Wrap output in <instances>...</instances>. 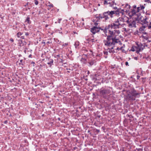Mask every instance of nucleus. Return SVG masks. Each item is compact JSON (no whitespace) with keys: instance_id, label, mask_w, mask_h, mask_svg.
I'll return each mask as SVG.
<instances>
[{"instance_id":"1","label":"nucleus","mask_w":151,"mask_h":151,"mask_svg":"<svg viewBox=\"0 0 151 151\" xmlns=\"http://www.w3.org/2000/svg\"><path fill=\"white\" fill-rule=\"evenodd\" d=\"M106 30H105V34L106 36H107L106 39L103 40L104 45L109 47V52L110 53L115 52L114 49L118 45L121 44V42L119 40L116 39V36H118L120 33L119 30H115L114 31L109 30V35H107L106 33Z\"/></svg>"},{"instance_id":"2","label":"nucleus","mask_w":151,"mask_h":151,"mask_svg":"<svg viewBox=\"0 0 151 151\" xmlns=\"http://www.w3.org/2000/svg\"><path fill=\"white\" fill-rule=\"evenodd\" d=\"M124 19L123 18L120 17L115 19V20L111 24H109L108 26V29H109V30H110V29H119L124 27V24H123ZM114 30L113 31L115 30Z\"/></svg>"},{"instance_id":"3","label":"nucleus","mask_w":151,"mask_h":151,"mask_svg":"<svg viewBox=\"0 0 151 151\" xmlns=\"http://www.w3.org/2000/svg\"><path fill=\"white\" fill-rule=\"evenodd\" d=\"M114 13L113 12L108 11L107 12H104L103 14H99L96 17L99 18V19H102L104 21H106L109 19L108 16L110 17L111 18L113 17L112 14Z\"/></svg>"},{"instance_id":"4","label":"nucleus","mask_w":151,"mask_h":151,"mask_svg":"<svg viewBox=\"0 0 151 151\" xmlns=\"http://www.w3.org/2000/svg\"><path fill=\"white\" fill-rule=\"evenodd\" d=\"M124 7V9H119L120 14H121L122 15H124L126 13L129 16H131V15L129 14L130 13L129 12L131 8L130 6L128 4H126L125 5Z\"/></svg>"},{"instance_id":"5","label":"nucleus","mask_w":151,"mask_h":151,"mask_svg":"<svg viewBox=\"0 0 151 151\" xmlns=\"http://www.w3.org/2000/svg\"><path fill=\"white\" fill-rule=\"evenodd\" d=\"M140 23L142 25L140 28L139 30L140 31L142 32L144 30L145 28L147 26L148 22L146 19H144L143 20L141 21Z\"/></svg>"},{"instance_id":"6","label":"nucleus","mask_w":151,"mask_h":151,"mask_svg":"<svg viewBox=\"0 0 151 151\" xmlns=\"http://www.w3.org/2000/svg\"><path fill=\"white\" fill-rule=\"evenodd\" d=\"M101 1L105 5H108L109 6H112L115 4L114 1L112 0H101Z\"/></svg>"},{"instance_id":"7","label":"nucleus","mask_w":151,"mask_h":151,"mask_svg":"<svg viewBox=\"0 0 151 151\" xmlns=\"http://www.w3.org/2000/svg\"><path fill=\"white\" fill-rule=\"evenodd\" d=\"M137 52L139 53V52L142 51L145 47V45H143L140 43H136Z\"/></svg>"},{"instance_id":"8","label":"nucleus","mask_w":151,"mask_h":151,"mask_svg":"<svg viewBox=\"0 0 151 151\" xmlns=\"http://www.w3.org/2000/svg\"><path fill=\"white\" fill-rule=\"evenodd\" d=\"M100 93L102 95H104L106 94H109L110 93V91L108 89H101Z\"/></svg>"},{"instance_id":"9","label":"nucleus","mask_w":151,"mask_h":151,"mask_svg":"<svg viewBox=\"0 0 151 151\" xmlns=\"http://www.w3.org/2000/svg\"><path fill=\"white\" fill-rule=\"evenodd\" d=\"M100 31V29L97 27H94L92 28L91 30V31L93 34H95L97 32H99Z\"/></svg>"},{"instance_id":"10","label":"nucleus","mask_w":151,"mask_h":151,"mask_svg":"<svg viewBox=\"0 0 151 151\" xmlns=\"http://www.w3.org/2000/svg\"><path fill=\"white\" fill-rule=\"evenodd\" d=\"M127 22L129 24V27L130 28H132L133 27H136L135 22L134 21H132L129 23L128 20L127 21Z\"/></svg>"},{"instance_id":"11","label":"nucleus","mask_w":151,"mask_h":151,"mask_svg":"<svg viewBox=\"0 0 151 151\" xmlns=\"http://www.w3.org/2000/svg\"><path fill=\"white\" fill-rule=\"evenodd\" d=\"M27 44V43L25 41L20 40L19 41V44L20 47H22L25 45Z\"/></svg>"},{"instance_id":"12","label":"nucleus","mask_w":151,"mask_h":151,"mask_svg":"<svg viewBox=\"0 0 151 151\" xmlns=\"http://www.w3.org/2000/svg\"><path fill=\"white\" fill-rule=\"evenodd\" d=\"M80 43L78 41H76L74 44L75 47L76 49H79V46L80 45Z\"/></svg>"},{"instance_id":"13","label":"nucleus","mask_w":151,"mask_h":151,"mask_svg":"<svg viewBox=\"0 0 151 151\" xmlns=\"http://www.w3.org/2000/svg\"><path fill=\"white\" fill-rule=\"evenodd\" d=\"M128 97L129 100H135V98L134 97L132 96V93L131 94H128Z\"/></svg>"},{"instance_id":"14","label":"nucleus","mask_w":151,"mask_h":151,"mask_svg":"<svg viewBox=\"0 0 151 151\" xmlns=\"http://www.w3.org/2000/svg\"><path fill=\"white\" fill-rule=\"evenodd\" d=\"M48 60L49 62L47 63V64L50 65V66H51L52 65H53V60L52 59H49Z\"/></svg>"},{"instance_id":"15","label":"nucleus","mask_w":151,"mask_h":151,"mask_svg":"<svg viewBox=\"0 0 151 151\" xmlns=\"http://www.w3.org/2000/svg\"><path fill=\"white\" fill-rule=\"evenodd\" d=\"M132 93V96H133L135 98L136 96L139 94V93L136 92L135 91H134L131 93Z\"/></svg>"},{"instance_id":"16","label":"nucleus","mask_w":151,"mask_h":151,"mask_svg":"<svg viewBox=\"0 0 151 151\" xmlns=\"http://www.w3.org/2000/svg\"><path fill=\"white\" fill-rule=\"evenodd\" d=\"M111 12H113V14H112V16L113 14H116V15H119L120 14V13H119V9H118L116 11H111Z\"/></svg>"},{"instance_id":"17","label":"nucleus","mask_w":151,"mask_h":151,"mask_svg":"<svg viewBox=\"0 0 151 151\" xmlns=\"http://www.w3.org/2000/svg\"><path fill=\"white\" fill-rule=\"evenodd\" d=\"M137 12V11H136L134 9H132V10L131 12H129L130 13V14H129L131 15V16H130L131 17L132 16H133L134 14H136Z\"/></svg>"},{"instance_id":"18","label":"nucleus","mask_w":151,"mask_h":151,"mask_svg":"<svg viewBox=\"0 0 151 151\" xmlns=\"http://www.w3.org/2000/svg\"><path fill=\"white\" fill-rule=\"evenodd\" d=\"M131 50L132 51H136V52H137V47L136 46H133L132 47Z\"/></svg>"},{"instance_id":"19","label":"nucleus","mask_w":151,"mask_h":151,"mask_svg":"<svg viewBox=\"0 0 151 151\" xmlns=\"http://www.w3.org/2000/svg\"><path fill=\"white\" fill-rule=\"evenodd\" d=\"M122 45V44H120L119 45ZM118 45L117 46H116L114 48V49L116 50H121L122 49V47H117V46H118V45Z\"/></svg>"},{"instance_id":"20","label":"nucleus","mask_w":151,"mask_h":151,"mask_svg":"<svg viewBox=\"0 0 151 151\" xmlns=\"http://www.w3.org/2000/svg\"><path fill=\"white\" fill-rule=\"evenodd\" d=\"M95 63V61L94 60L91 61L89 63V65L91 66L93 65Z\"/></svg>"},{"instance_id":"21","label":"nucleus","mask_w":151,"mask_h":151,"mask_svg":"<svg viewBox=\"0 0 151 151\" xmlns=\"http://www.w3.org/2000/svg\"><path fill=\"white\" fill-rule=\"evenodd\" d=\"M26 22H27L28 23L30 24L31 22L30 20V18L29 17H27L26 19Z\"/></svg>"},{"instance_id":"22","label":"nucleus","mask_w":151,"mask_h":151,"mask_svg":"<svg viewBox=\"0 0 151 151\" xmlns=\"http://www.w3.org/2000/svg\"><path fill=\"white\" fill-rule=\"evenodd\" d=\"M22 33H21V32H18L17 34V36L19 37H20V36H21L22 35Z\"/></svg>"},{"instance_id":"23","label":"nucleus","mask_w":151,"mask_h":151,"mask_svg":"<svg viewBox=\"0 0 151 151\" xmlns=\"http://www.w3.org/2000/svg\"><path fill=\"white\" fill-rule=\"evenodd\" d=\"M35 5H37L38 4V2L36 0H35Z\"/></svg>"},{"instance_id":"24","label":"nucleus","mask_w":151,"mask_h":151,"mask_svg":"<svg viewBox=\"0 0 151 151\" xmlns=\"http://www.w3.org/2000/svg\"><path fill=\"white\" fill-rule=\"evenodd\" d=\"M83 60L84 61V63H86V59H85L83 58H82L81 59V61H83Z\"/></svg>"},{"instance_id":"25","label":"nucleus","mask_w":151,"mask_h":151,"mask_svg":"<svg viewBox=\"0 0 151 151\" xmlns=\"http://www.w3.org/2000/svg\"><path fill=\"white\" fill-rule=\"evenodd\" d=\"M68 45V43H66L65 44L63 45V46H65L66 45Z\"/></svg>"},{"instance_id":"26","label":"nucleus","mask_w":151,"mask_h":151,"mask_svg":"<svg viewBox=\"0 0 151 151\" xmlns=\"http://www.w3.org/2000/svg\"><path fill=\"white\" fill-rule=\"evenodd\" d=\"M149 29H151V22H150V23L149 25L148 26Z\"/></svg>"},{"instance_id":"27","label":"nucleus","mask_w":151,"mask_h":151,"mask_svg":"<svg viewBox=\"0 0 151 151\" xmlns=\"http://www.w3.org/2000/svg\"><path fill=\"white\" fill-rule=\"evenodd\" d=\"M146 2H147L148 3H151V0H146Z\"/></svg>"},{"instance_id":"28","label":"nucleus","mask_w":151,"mask_h":151,"mask_svg":"<svg viewBox=\"0 0 151 151\" xmlns=\"http://www.w3.org/2000/svg\"><path fill=\"white\" fill-rule=\"evenodd\" d=\"M62 20V19L61 18H59L58 19V23H60V21H61Z\"/></svg>"},{"instance_id":"29","label":"nucleus","mask_w":151,"mask_h":151,"mask_svg":"<svg viewBox=\"0 0 151 151\" xmlns=\"http://www.w3.org/2000/svg\"><path fill=\"white\" fill-rule=\"evenodd\" d=\"M140 9L142 10V9H144V8L145 7L143 6H140Z\"/></svg>"},{"instance_id":"30","label":"nucleus","mask_w":151,"mask_h":151,"mask_svg":"<svg viewBox=\"0 0 151 151\" xmlns=\"http://www.w3.org/2000/svg\"><path fill=\"white\" fill-rule=\"evenodd\" d=\"M140 7H137V12H139V10L140 9Z\"/></svg>"},{"instance_id":"31","label":"nucleus","mask_w":151,"mask_h":151,"mask_svg":"<svg viewBox=\"0 0 151 151\" xmlns=\"http://www.w3.org/2000/svg\"><path fill=\"white\" fill-rule=\"evenodd\" d=\"M25 35L26 36H28L29 35V33L28 32L25 33Z\"/></svg>"},{"instance_id":"32","label":"nucleus","mask_w":151,"mask_h":151,"mask_svg":"<svg viewBox=\"0 0 151 151\" xmlns=\"http://www.w3.org/2000/svg\"><path fill=\"white\" fill-rule=\"evenodd\" d=\"M49 6L50 7H52L53 6V5L52 4H50L49 5Z\"/></svg>"},{"instance_id":"33","label":"nucleus","mask_w":151,"mask_h":151,"mask_svg":"<svg viewBox=\"0 0 151 151\" xmlns=\"http://www.w3.org/2000/svg\"><path fill=\"white\" fill-rule=\"evenodd\" d=\"M10 40L12 42H14V40L12 38H11L10 39Z\"/></svg>"},{"instance_id":"34","label":"nucleus","mask_w":151,"mask_h":151,"mask_svg":"<svg viewBox=\"0 0 151 151\" xmlns=\"http://www.w3.org/2000/svg\"><path fill=\"white\" fill-rule=\"evenodd\" d=\"M125 65H129L128 63L127 62H125Z\"/></svg>"},{"instance_id":"35","label":"nucleus","mask_w":151,"mask_h":151,"mask_svg":"<svg viewBox=\"0 0 151 151\" xmlns=\"http://www.w3.org/2000/svg\"><path fill=\"white\" fill-rule=\"evenodd\" d=\"M139 78H140V76L138 75L137 76V79H138V80L139 79Z\"/></svg>"},{"instance_id":"36","label":"nucleus","mask_w":151,"mask_h":151,"mask_svg":"<svg viewBox=\"0 0 151 151\" xmlns=\"http://www.w3.org/2000/svg\"><path fill=\"white\" fill-rule=\"evenodd\" d=\"M137 58H137V57H134V59L135 60H137Z\"/></svg>"},{"instance_id":"37","label":"nucleus","mask_w":151,"mask_h":151,"mask_svg":"<svg viewBox=\"0 0 151 151\" xmlns=\"http://www.w3.org/2000/svg\"><path fill=\"white\" fill-rule=\"evenodd\" d=\"M143 45H145V47H147V45L145 43H144Z\"/></svg>"},{"instance_id":"38","label":"nucleus","mask_w":151,"mask_h":151,"mask_svg":"<svg viewBox=\"0 0 151 151\" xmlns=\"http://www.w3.org/2000/svg\"><path fill=\"white\" fill-rule=\"evenodd\" d=\"M48 24H46L45 25V27H48Z\"/></svg>"},{"instance_id":"39","label":"nucleus","mask_w":151,"mask_h":151,"mask_svg":"<svg viewBox=\"0 0 151 151\" xmlns=\"http://www.w3.org/2000/svg\"><path fill=\"white\" fill-rule=\"evenodd\" d=\"M22 60H19V61H20V62L21 63V62H22Z\"/></svg>"},{"instance_id":"40","label":"nucleus","mask_w":151,"mask_h":151,"mask_svg":"<svg viewBox=\"0 0 151 151\" xmlns=\"http://www.w3.org/2000/svg\"><path fill=\"white\" fill-rule=\"evenodd\" d=\"M22 37V39H24V36H22V37Z\"/></svg>"},{"instance_id":"41","label":"nucleus","mask_w":151,"mask_h":151,"mask_svg":"<svg viewBox=\"0 0 151 151\" xmlns=\"http://www.w3.org/2000/svg\"><path fill=\"white\" fill-rule=\"evenodd\" d=\"M150 42V41L149 40H148L147 41V42Z\"/></svg>"},{"instance_id":"42","label":"nucleus","mask_w":151,"mask_h":151,"mask_svg":"<svg viewBox=\"0 0 151 151\" xmlns=\"http://www.w3.org/2000/svg\"><path fill=\"white\" fill-rule=\"evenodd\" d=\"M82 21H83V20H84V19H83V18H82Z\"/></svg>"},{"instance_id":"43","label":"nucleus","mask_w":151,"mask_h":151,"mask_svg":"<svg viewBox=\"0 0 151 151\" xmlns=\"http://www.w3.org/2000/svg\"><path fill=\"white\" fill-rule=\"evenodd\" d=\"M126 30V28H125V30Z\"/></svg>"},{"instance_id":"44","label":"nucleus","mask_w":151,"mask_h":151,"mask_svg":"<svg viewBox=\"0 0 151 151\" xmlns=\"http://www.w3.org/2000/svg\"><path fill=\"white\" fill-rule=\"evenodd\" d=\"M58 119L59 120H60V118H58Z\"/></svg>"},{"instance_id":"45","label":"nucleus","mask_w":151,"mask_h":151,"mask_svg":"<svg viewBox=\"0 0 151 151\" xmlns=\"http://www.w3.org/2000/svg\"><path fill=\"white\" fill-rule=\"evenodd\" d=\"M134 6V7H136V6Z\"/></svg>"},{"instance_id":"46","label":"nucleus","mask_w":151,"mask_h":151,"mask_svg":"<svg viewBox=\"0 0 151 151\" xmlns=\"http://www.w3.org/2000/svg\"><path fill=\"white\" fill-rule=\"evenodd\" d=\"M134 6V7H136V6Z\"/></svg>"},{"instance_id":"47","label":"nucleus","mask_w":151,"mask_h":151,"mask_svg":"<svg viewBox=\"0 0 151 151\" xmlns=\"http://www.w3.org/2000/svg\"><path fill=\"white\" fill-rule=\"evenodd\" d=\"M31 56V55H29V57H30Z\"/></svg>"},{"instance_id":"48","label":"nucleus","mask_w":151,"mask_h":151,"mask_svg":"<svg viewBox=\"0 0 151 151\" xmlns=\"http://www.w3.org/2000/svg\"><path fill=\"white\" fill-rule=\"evenodd\" d=\"M55 23H57V22H55Z\"/></svg>"},{"instance_id":"49","label":"nucleus","mask_w":151,"mask_h":151,"mask_svg":"<svg viewBox=\"0 0 151 151\" xmlns=\"http://www.w3.org/2000/svg\"><path fill=\"white\" fill-rule=\"evenodd\" d=\"M45 43V42H43V43Z\"/></svg>"},{"instance_id":"50","label":"nucleus","mask_w":151,"mask_h":151,"mask_svg":"<svg viewBox=\"0 0 151 151\" xmlns=\"http://www.w3.org/2000/svg\"><path fill=\"white\" fill-rule=\"evenodd\" d=\"M45 43V42H43V43Z\"/></svg>"}]
</instances>
